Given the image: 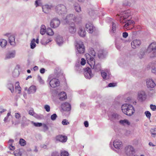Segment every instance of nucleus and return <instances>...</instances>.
Masks as SVG:
<instances>
[{"label": "nucleus", "instance_id": "a19ab883", "mask_svg": "<svg viewBox=\"0 0 156 156\" xmlns=\"http://www.w3.org/2000/svg\"><path fill=\"white\" fill-rule=\"evenodd\" d=\"M13 153L15 156H21L22 155L21 152L19 150L15 151Z\"/></svg>", "mask_w": 156, "mask_h": 156}, {"label": "nucleus", "instance_id": "0eeeda50", "mask_svg": "<svg viewBox=\"0 0 156 156\" xmlns=\"http://www.w3.org/2000/svg\"><path fill=\"white\" fill-rule=\"evenodd\" d=\"M56 12L59 15H63L67 12L66 7L63 5L59 4L57 5L55 8Z\"/></svg>", "mask_w": 156, "mask_h": 156}, {"label": "nucleus", "instance_id": "8fccbe9b", "mask_svg": "<svg viewBox=\"0 0 156 156\" xmlns=\"http://www.w3.org/2000/svg\"><path fill=\"white\" fill-rule=\"evenodd\" d=\"M44 108L47 112H48L50 111V108L49 105H45L44 106Z\"/></svg>", "mask_w": 156, "mask_h": 156}, {"label": "nucleus", "instance_id": "2eb2a0df", "mask_svg": "<svg viewBox=\"0 0 156 156\" xmlns=\"http://www.w3.org/2000/svg\"><path fill=\"white\" fill-rule=\"evenodd\" d=\"M53 7L52 5L46 4L42 6L43 11L45 13H48Z\"/></svg>", "mask_w": 156, "mask_h": 156}, {"label": "nucleus", "instance_id": "473e14b6", "mask_svg": "<svg viewBox=\"0 0 156 156\" xmlns=\"http://www.w3.org/2000/svg\"><path fill=\"white\" fill-rule=\"evenodd\" d=\"M46 31L45 26L44 25H42L41 26L40 30V34L43 35L45 33Z\"/></svg>", "mask_w": 156, "mask_h": 156}, {"label": "nucleus", "instance_id": "49530a36", "mask_svg": "<svg viewBox=\"0 0 156 156\" xmlns=\"http://www.w3.org/2000/svg\"><path fill=\"white\" fill-rule=\"evenodd\" d=\"M29 114L30 115L34 116V117H37V115L35 113L33 110H30L29 112Z\"/></svg>", "mask_w": 156, "mask_h": 156}, {"label": "nucleus", "instance_id": "09e8293b", "mask_svg": "<svg viewBox=\"0 0 156 156\" xmlns=\"http://www.w3.org/2000/svg\"><path fill=\"white\" fill-rule=\"evenodd\" d=\"M57 116L56 114H53L51 115V119L53 121L55 120L57 118Z\"/></svg>", "mask_w": 156, "mask_h": 156}, {"label": "nucleus", "instance_id": "4c0bfd02", "mask_svg": "<svg viewBox=\"0 0 156 156\" xmlns=\"http://www.w3.org/2000/svg\"><path fill=\"white\" fill-rule=\"evenodd\" d=\"M19 144L21 146H24L26 144V142L23 139L21 138L20 140Z\"/></svg>", "mask_w": 156, "mask_h": 156}, {"label": "nucleus", "instance_id": "9b49d317", "mask_svg": "<svg viewBox=\"0 0 156 156\" xmlns=\"http://www.w3.org/2000/svg\"><path fill=\"white\" fill-rule=\"evenodd\" d=\"M84 75L85 78L88 79H90L93 75L92 73L91 69L89 67L85 69Z\"/></svg>", "mask_w": 156, "mask_h": 156}, {"label": "nucleus", "instance_id": "20e7f679", "mask_svg": "<svg viewBox=\"0 0 156 156\" xmlns=\"http://www.w3.org/2000/svg\"><path fill=\"white\" fill-rule=\"evenodd\" d=\"M121 109L122 112L125 114L131 116L135 112V109L133 106L130 104H125L121 106Z\"/></svg>", "mask_w": 156, "mask_h": 156}, {"label": "nucleus", "instance_id": "c03bdc74", "mask_svg": "<svg viewBox=\"0 0 156 156\" xmlns=\"http://www.w3.org/2000/svg\"><path fill=\"white\" fill-rule=\"evenodd\" d=\"M74 8L76 11L77 12H80L81 11V8L78 5H75Z\"/></svg>", "mask_w": 156, "mask_h": 156}, {"label": "nucleus", "instance_id": "0e129e2a", "mask_svg": "<svg viewBox=\"0 0 156 156\" xmlns=\"http://www.w3.org/2000/svg\"><path fill=\"white\" fill-rule=\"evenodd\" d=\"M151 133L152 134V135H156V133L154 129H151Z\"/></svg>", "mask_w": 156, "mask_h": 156}, {"label": "nucleus", "instance_id": "864d4df0", "mask_svg": "<svg viewBox=\"0 0 156 156\" xmlns=\"http://www.w3.org/2000/svg\"><path fill=\"white\" fill-rule=\"evenodd\" d=\"M12 123L13 124L15 125H17L20 123V121L19 120H16L15 121L12 120Z\"/></svg>", "mask_w": 156, "mask_h": 156}, {"label": "nucleus", "instance_id": "69168bd1", "mask_svg": "<svg viewBox=\"0 0 156 156\" xmlns=\"http://www.w3.org/2000/svg\"><path fill=\"white\" fill-rule=\"evenodd\" d=\"M39 82L41 84H44V81L41 79V77H39Z\"/></svg>", "mask_w": 156, "mask_h": 156}, {"label": "nucleus", "instance_id": "7ed1b4c3", "mask_svg": "<svg viewBox=\"0 0 156 156\" xmlns=\"http://www.w3.org/2000/svg\"><path fill=\"white\" fill-rule=\"evenodd\" d=\"M147 51L148 53H150V58H152L156 57V43H151L148 46ZM152 65H156V59L153 61L151 62Z\"/></svg>", "mask_w": 156, "mask_h": 156}, {"label": "nucleus", "instance_id": "a211bd4d", "mask_svg": "<svg viewBox=\"0 0 156 156\" xmlns=\"http://www.w3.org/2000/svg\"><path fill=\"white\" fill-rule=\"evenodd\" d=\"M55 138L57 140L62 143L66 142L67 139V137L66 136L62 135L57 136Z\"/></svg>", "mask_w": 156, "mask_h": 156}, {"label": "nucleus", "instance_id": "6e6552de", "mask_svg": "<svg viewBox=\"0 0 156 156\" xmlns=\"http://www.w3.org/2000/svg\"><path fill=\"white\" fill-rule=\"evenodd\" d=\"M147 97V95L145 91L142 90L138 92L137 99L139 101L143 102L145 100Z\"/></svg>", "mask_w": 156, "mask_h": 156}, {"label": "nucleus", "instance_id": "58836bf2", "mask_svg": "<svg viewBox=\"0 0 156 156\" xmlns=\"http://www.w3.org/2000/svg\"><path fill=\"white\" fill-rule=\"evenodd\" d=\"M151 65L152 66L151 67V72L152 73L156 75V65H153L152 64Z\"/></svg>", "mask_w": 156, "mask_h": 156}, {"label": "nucleus", "instance_id": "a18cd8bd", "mask_svg": "<svg viewBox=\"0 0 156 156\" xmlns=\"http://www.w3.org/2000/svg\"><path fill=\"white\" fill-rule=\"evenodd\" d=\"M69 154L66 151H62L61 152V156H68Z\"/></svg>", "mask_w": 156, "mask_h": 156}, {"label": "nucleus", "instance_id": "338daca9", "mask_svg": "<svg viewBox=\"0 0 156 156\" xmlns=\"http://www.w3.org/2000/svg\"><path fill=\"white\" fill-rule=\"evenodd\" d=\"M10 115V113H7V116L6 117H5L4 120L5 122H6L7 119H8V117Z\"/></svg>", "mask_w": 156, "mask_h": 156}, {"label": "nucleus", "instance_id": "a878e982", "mask_svg": "<svg viewBox=\"0 0 156 156\" xmlns=\"http://www.w3.org/2000/svg\"><path fill=\"white\" fill-rule=\"evenodd\" d=\"M59 99L61 101H63L66 99L67 97L66 93L64 92H62L58 94Z\"/></svg>", "mask_w": 156, "mask_h": 156}, {"label": "nucleus", "instance_id": "5701e85b", "mask_svg": "<svg viewBox=\"0 0 156 156\" xmlns=\"http://www.w3.org/2000/svg\"><path fill=\"white\" fill-rule=\"evenodd\" d=\"M79 34L81 37H84L86 34V32L84 28L82 27H80L78 32Z\"/></svg>", "mask_w": 156, "mask_h": 156}, {"label": "nucleus", "instance_id": "aec40b11", "mask_svg": "<svg viewBox=\"0 0 156 156\" xmlns=\"http://www.w3.org/2000/svg\"><path fill=\"white\" fill-rule=\"evenodd\" d=\"M120 118V116L116 113L113 114L109 117L110 120L114 122L118 121Z\"/></svg>", "mask_w": 156, "mask_h": 156}, {"label": "nucleus", "instance_id": "423d86ee", "mask_svg": "<svg viewBox=\"0 0 156 156\" xmlns=\"http://www.w3.org/2000/svg\"><path fill=\"white\" fill-rule=\"evenodd\" d=\"M75 47L76 54L77 55L79 54L83 53L84 52V46L82 41H80L77 42L75 45Z\"/></svg>", "mask_w": 156, "mask_h": 156}, {"label": "nucleus", "instance_id": "680f3d73", "mask_svg": "<svg viewBox=\"0 0 156 156\" xmlns=\"http://www.w3.org/2000/svg\"><path fill=\"white\" fill-rule=\"evenodd\" d=\"M116 86V84L115 83H110L108 84V86L109 87H114Z\"/></svg>", "mask_w": 156, "mask_h": 156}, {"label": "nucleus", "instance_id": "bf43d9fd", "mask_svg": "<svg viewBox=\"0 0 156 156\" xmlns=\"http://www.w3.org/2000/svg\"><path fill=\"white\" fill-rule=\"evenodd\" d=\"M51 156H59V154L57 152H54L52 154Z\"/></svg>", "mask_w": 156, "mask_h": 156}, {"label": "nucleus", "instance_id": "393cba45", "mask_svg": "<svg viewBox=\"0 0 156 156\" xmlns=\"http://www.w3.org/2000/svg\"><path fill=\"white\" fill-rule=\"evenodd\" d=\"M101 75L103 79L106 80L107 74H109V70L105 69L104 70H102L101 71Z\"/></svg>", "mask_w": 156, "mask_h": 156}, {"label": "nucleus", "instance_id": "4468645a", "mask_svg": "<svg viewBox=\"0 0 156 156\" xmlns=\"http://www.w3.org/2000/svg\"><path fill=\"white\" fill-rule=\"evenodd\" d=\"M49 84L52 87H55L59 85V82L56 78H53L50 80Z\"/></svg>", "mask_w": 156, "mask_h": 156}, {"label": "nucleus", "instance_id": "f03ea898", "mask_svg": "<svg viewBox=\"0 0 156 156\" xmlns=\"http://www.w3.org/2000/svg\"><path fill=\"white\" fill-rule=\"evenodd\" d=\"M85 56L87 63L95 71L98 72L102 70L101 64L99 63L95 65V61L94 58L88 54H86Z\"/></svg>", "mask_w": 156, "mask_h": 156}, {"label": "nucleus", "instance_id": "e433bc0d", "mask_svg": "<svg viewBox=\"0 0 156 156\" xmlns=\"http://www.w3.org/2000/svg\"><path fill=\"white\" fill-rule=\"evenodd\" d=\"M46 32L48 35L50 36H52L54 34V32L52 30V29L50 28H47Z\"/></svg>", "mask_w": 156, "mask_h": 156}, {"label": "nucleus", "instance_id": "72a5a7b5", "mask_svg": "<svg viewBox=\"0 0 156 156\" xmlns=\"http://www.w3.org/2000/svg\"><path fill=\"white\" fill-rule=\"evenodd\" d=\"M119 123L120 124L124 125H129L130 124V122L127 120L126 119L123 120H120L119 121Z\"/></svg>", "mask_w": 156, "mask_h": 156}, {"label": "nucleus", "instance_id": "bb28decb", "mask_svg": "<svg viewBox=\"0 0 156 156\" xmlns=\"http://www.w3.org/2000/svg\"><path fill=\"white\" fill-rule=\"evenodd\" d=\"M56 41L58 44L59 45H61L63 43V38L60 35H58L57 36Z\"/></svg>", "mask_w": 156, "mask_h": 156}, {"label": "nucleus", "instance_id": "2f4dec72", "mask_svg": "<svg viewBox=\"0 0 156 156\" xmlns=\"http://www.w3.org/2000/svg\"><path fill=\"white\" fill-rule=\"evenodd\" d=\"M145 50H141V51L138 53V55L139 58L141 59L144 58L145 55Z\"/></svg>", "mask_w": 156, "mask_h": 156}, {"label": "nucleus", "instance_id": "79ce46f5", "mask_svg": "<svg viewBox=\"0 0 156 156\" xmlns=\"http://www.w3.org/2000/svg\"><path fill=\"white\" fill-rule=\"evenodd\" d=\"M41 0H36L35 2L34 5L36 7L41 5Z\"/></svg>", "mask_w": 156, "mask_h": 156}, {"label": "nucleus", "instance_id": "37998d69", "mask_svg": "<svg viewBox=\"0 0 156 156\" xmlns=\"http://www.w3.org/2000/svg\"><path fill=\"white\" fill-rule=\"evenodd\" d=\"M31 123L36 127H41L42 126V123L39 122H35L33 121H31Z\"/></svg>", "mask_w": 156, "mask_h": 156}, {"label": "nucleus", "instance_id": "412c9836", "mask_svg": "<svg viewBox=\"0 0 156 156\" xmlns=\"http://www.w3.org/2000/svg\"><path fill=\"white\" fill-rule=\"evenodd\" d=\"M62 107L65 110L69 111L71 110V106L68 103L66 102L62 104Z\"/></svg>", "mask_w": 156, "mask_h": 156}, {"label": "nucleus", "instance_id": "4be33fe9", "mask_svg": "<svg viewBox=\"0 0 156 156\" xmlns=\"http://www.w3.org/2000/svg\"><path fill=\"white\" fill-rule=\"evenodd\" d=\"M20 69V65H17L15 67L14 71L12 73V74L15 77L18 76L19 75V69Z\"/></svg>", "mask_w": 156, "mask_h": 156}, {"label": "nucleus", "instance_id": "5fc2aeb1", "mask_svg": "<svg viewBox=\"0 0 156 156\" xmlns=\"http://www.w3.org/2000/svg\"><path fill=\"white\" fill-rule=\"evenodd\" d=\"M145 114L147 118H150L151 116V115L150 112L148 111H146L145 112Z\"/></svg>", "mask_w": 156, "mask_h": 156}, {"label": "nucleus", "instance_id": "ea45409f", "mask_svg": "<svg viewBox=\"0 0 156 156\" xmlns=\"http://www.w3.org/2000/svg\"><path fill=\"white\" fill-rule=\"evenodd\" d=\"M89 53H88L93 58L95 57V51L93 50L92 49H91V50L89 52Z\"/></svg>", "mask_w": 156, "mask_h": 156}, {"label": "nucleus", "instance_id": "de8ad7c7", "mask_svg": "<svg viewBox=\"0 0 156 156\" xmlns=\"http://www.w3.org/2000/svg\"><path fill=\"white\" fill-rule=\"evenodd\" d=\"M16 51L15 50L12 51L10 52V58H14L15 56Z\"/></svg>", "mask_w": 156, "mask_h": 156}, {"label": "nucleus", "instance_id": "7c9ffc66", "mask_svg": "<svg viewBox=\"0 0 156 156\" xmlns=\"http://www.w3.org/2000/svg\"><path fill=\"white\" fill-rule=\"evenodd\" d=\"M7 41L4 39L0 40V45L2 48H5L7 45Z\"/></svg>", "mask_w": 156, "mask_h": 156}, {"label": "nucleus", "instance_id": "1a4fd4ad", "mask_svg": "<svg viewBox=\"0 0 156 156\" xmlns=\"http://www.w3.org/2000/svg\"><path fill=\"white\" fill-rule=\"evenodd\" d=\"M125 152L129 156L132 155L134 152V149L131 145H128L125 147Z\"/></svg>", "mask_w": 156, "mask_h": 156}, {"label": "nucleus", "instance_id": "39448f33", "mask_svg": "<svg viewBox=\"0 0 156 156\" xmlns=\"http://www.w3.org/2000/svg\"><path fill=\"white\" fill-rule=\"evenodd\" d=\"M64 21L66 23L70 24L71 23H74L73 22H78L79 18L74 14H69L67 15Z\"/></svg>", "mask_w": 156, "mask_h": 156}, {"label": "nucleus", "instance_id": "dca6fc26", "mask_svg": "<svg viewBox=\"0 0 156 156\" xmlns=\"http://www.w3.org/2000/svg\"><path fill=\"white\" fill-rule=\"evenodd\" d=\"M146 85L147 88H154L156 85L155 83L151 79H147L146 80Z\"/></svg>", "mask_w": 156, "mask_h": 156}, {"label": "nucleus", "instance_id": "052dcab7", "mask_svg": "<svg viewBox=\"0 0 156 156\" xmlns=\"http://www.w3.org/2000/svg\"><path fill=\"white\" fill-rule=\"evenodd\" d=\"M81 64L82 65H84L86 63V60H85L83 58H82L81 59V61L80 62Z\"/></svg>", "mask_w": 156, "mask_h": 156}, {"label": "nucleus", "instance_id": "e2e57ef3", "mask_svg": "<svg viewBox=\"0 0 156 156\" xmlns=\"http://www.w3.org/2000/svg\"><path fill=\"white\" fill-rule=\"evenodd\" d=\"M128 34L126 32H124L122 34V36L124 38H126L128 36Z\"/></svg>", "mask_w": 156, "mask_h": 156}, {"label": "nucleus", "instance_id": "c85d7f7f", "mask_svg": "<svg viewBox=\"0 0 156 156\" xmlns=\"http://www.w3.org/2000/svg\"><path fill=\"white\" fill-rule=\"evenodd\" d=\"M15 86L16 92H17L18 94L21 93V88L20 87L19 83L18 82H17L16 83Z\"/></svg>", "mask_w": 156, "mask_h": 156}, {"label": "nucleus", "instance_id": "6e6d98bb", "mask_svg": "<svg viewBox=\"0 0 156 156\" xmlns=\"http://www.w3.org/2000/svg\"><path fill=\"white\" fill-rule=\"evenodd\" d=\"M98 56L100 58H102L105 57V55L103 53L99 52L98 54Z\"/></svg>", "mask_w": 156, "mask_h": 156}, {"label": "nucleus", "instance_id": "ddd939ff", "mask_svg": "<svg viewBox=\"0 0 156 156\" xmlns=\"http://www.w3.org/2000/svg\"><path fill=\"white\" fill-rule=\"evenodd\" d=\"M141 43V41L140 39H135L131 43V47L132 48L134 49L137 48L140 46Z\"/></svg>", "mask_w": 156, "mask_h": 156}, {"label": "nucleus", "instance_id": "774afa93", "mask_svg": "<svg viewBox=\"0 0 156 156\" xmlns=\"http://www.w3.org/2000/svg\"><path fill=\"white\" fill-rule=\"evenodd\" d=\"M84 126L85 127H87L89 126L88 122L87 121H85L84 123Z\"/></svg>", "mask_w": 156, "mask_h": 156}, {"label": "nucleus", "instance_id": "f704fd0d", "mask_svg": "<svg viewBox=\"0 0 156 156\" xmlns=\"http://www.w3.org/2000/svg\"><path fill=\"white\" fill-rule=\"evenodd\" d=\"M52 41V40L51 39H49L46 40L44 39L41 41V42L42 44L45 45L49 42Z\"/></svg>", "mask_w": 156, "mask_h": 156}, {"label": "nucleus", "instance_id": "f8f14e48", "mask_svg": "<svg viewBox=\"0 0 156 156\" xmlns=\"http://www.w3.org/2000/svg\"><path fill=\"white\" fill-rule=\"evenodd\" d=\"M68 27V31L71 34H74L76 32V28L74 23L69 24Z\"/></svg>", "mask_w": 156, "mask_h": 156}, {"label": "nucleus", "instance_id": "f257e3e1", "mask_svg": "<svg viewBox=\"0 0 156 156\" xmlns=\"http://www.w3.org/2000/svg\"><path fill=\"white\" fill-rule=\"evenodd\" d=\"M131 13L129 10L122 12L120 15H118V16H120V22L122 23H126L124 27L127 30L129 29V28L128 29V27L134 22L133 21L130 20L131 18Z\"/></svg>", "mask_w": 156, "mask_h": 156}, {"label": "nucleus", "instance_id": "13d9d810", "mask_svg": "<svg viewBox=\"0 0 156 156\" xmlns=\"http://www.w3.org/2000/svg\"><path fill=\"white\" fill-rule=\"evenodd\" d=\"M150 107L151 109L153 111H155L156 110V106L155 105H151Z\"/></svg>", "mask_w": 156, "mask_h": 156}, {"label": "nucleus", "instance_id": "9d476101", "mask_svg": "<svg viewBox=\"0 0 156 156\" xmlns=\"http://www.w3.org/2000/svg\"><path fill=\"white\" fill-rule=\"evenodd\" d=\"M60 24V21L57 18L52 19L50 22V26L51 27L55 28L58 27Z\"/></svg>", "mask_w": 156, "mask_h": 156}, {"label": "nucleus", "instance_id": "6ab92c4d", "mask_svg": "<svg viewBox=\"0 0 156 156\" xmlns=\"http://www.w3.org/2000/svg\"><path fill=\"white\" fill-rule=\"evenodd\" d=\"M86 28L87 31L90 33H92L93 32L94 27L93 24L90 23H87L86 25Z\"/></svg>", "mask_w": 156, "mask_h": 156}, {"label": "nucleus", "instance_id": "f3484780", "mask_svg": "<svg viewBox=\"0 0 156 156\" xmlns=\"http://www.w3.org/2000/svg\"><path fill=\"white\" fill-rule=\"evenodd\" d=\"M114 147L117 149H120L123 146L122 142L119 140H116L113 143Z\"/></svg>", "mask_w": 156, "mask_h": 156}, {"label": "nucleus", "instance_id": "603ef678", "mask_svg": "<svg viewBox=\"0 0 156 156\" xmlns=\"http://www.w3.org/2000/svg\"><path fill=\"white\" fill-rule=\"evenodd\" d=\"M62 124L64 125H67L69 124V122H68L67 120L66 119H64L62 121Z\"/></svg>", "mask_w": 156, "mask_h": 156}, {"label": "nucleus", "instance_id": "3c124183", "mask_svg": "<svg viewBox=\"0 0 156 156\" xmlns=\"http://www.w3.org/2000/svg\"><path fill=\"white\" fill-rule=\"evenodd\" d=\"M42 126H43L44 129L46 131L48 129V127L47 125L45 123H42Z\"/></svg>", "mask_w": 156, "mask_h": 156}, {"label": "nucleus", "instance_id": "c9c22d12", "mask_svg": "<svg viewBox=\"0 0 156 156\" xmlns=\"http://www.w3.org/2000/svg\"><path fill=\"white\" fill-rule=\"evenodd\" d=\"M35 39H33L31 41L30 43V48L31 49H34L36 46V44L35 43Z\"/></svg>", "mask_w": 156, "mask_h": 156}, {"label": "nucleus", "instance_id": "4d7b16f0", "mask_svg": "<svg viewBox=\"0 0 156 156\" xmlns=\"http://www.w3.org/2000/svg\"><path fill=\"white\" fill-rule=\"evenodd\" d=\"M15 116L16 119H19L20 118V114L19 113H15Z\"/></svg>", "mask_w": 156, "mask_h": 156}, {"label": "nucleus", "instance_id": "cd10ccee", "mask_svg": "<svg viewBox=\"0 0 156 156\" xmlns=\"http://www.w3.org/2000/svg\"><path fill=\"white\" fill-rule=\"evenodd\" d=\"M15 34H12L10 35V45L14 46L16 45L15 40Z\"/></svg>", "mask_w": 156, "mask_h": 156}, {"label": "nucleus", "instance_id": "b1692460", "mask_svg": "<svg viewBox=\"0 0 156 156\" xmlns=\"http://www.w3.org/2000/svg\"><path fill=\"white\" fill-rule=\"evenodd\" d=\"M36 90L37 88L35 86H31L28 90V93L29 94H34L36 92Z\"/></svg>", "mask_w": 156, "mask_h": 156}, {"label": "nucleus", "instance_id": "c756f323", "mask_svg": "<svg viewBox=\"0 0 156 156\" xmlns=\"http://www.w3.org/2000/svg\"><path fill=\"white\" fill-rule=\"evenodd\" d=\"M112 24V30L110 31V33H113L115 32L116 27V23L114 22V20L112 19L111 20Z\"/></svg>", "mask_w": 156, "mask_h": 156}]
</instances>
